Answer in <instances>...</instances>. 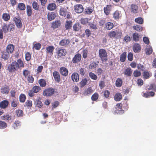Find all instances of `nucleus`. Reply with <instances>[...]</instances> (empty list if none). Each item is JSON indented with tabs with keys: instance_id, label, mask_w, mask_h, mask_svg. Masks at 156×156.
Returning a JSON list of instances; mask_svg holds the SVG:
<instances>
[{
	"instance_id": "31",
	"label": "nucleus",
	"mask_w": 156,
	"mask_h": 156,
	"mask_svg": "<svg viewBox=\"0 0 156 156\" xmlns=\"http://www.w3.org/2000/svg\"><path fill=\"white\" fill-rule=\"evenodd\" d=\"M10 16L9 13H4L3 14L2 18L5 21H9L10 19Z\"/></svg>"
},
{
	"instance_id": "38",
	"label": "nucleus",
	"mask_w": 156,
	"mask_h": 156,
	"mask_svg": "<svg viewBox=\"0 0 156 156\" xmlns=\"http://www.w3.org/2000/svg\"><path fill=\"white\" fill-rule=\"evenodd\" d=\"M87 78H85L82 79V80L80 83V87H83L86 85L87 82Z\"/></svg>"
},
{
	"instance_id": "36",
	"label": "nucleus",
	"mask_w": 156,
	"mask_h": 156,
	"mask_svg": "<svg viewBox=\"0 0 156 156\" xmlns=\"http://www.w3.org/2000/svg\"><path fill=\"white\" fill-rule=\"evenodd\" d=\"M1 90V92L3 94H7L9 92V87L8 86L2 88Z\"/></svg>"
},
{
	"instance_id": "4",
	"label": "nucleus",
	"mask_w": 156,
	"mask_h": 156,
	"mask_svg": "<svg viewBox=\"0 0 156 156\" xmlns=\"http://www.w3.org/2000/svg\"><path fill=\"white\" fill-rule=\"evenodd\" d=\"M122 35V33L119 31H112L108 34V36L110 38L115 37L116 38H121Z\"/></svg>"
},
{
	"instance_id": "47",
	"label": "nucleus",
	"mask_w": 156,
	"mask_h": 156,
	"mask_svg": "<svg viewBox=\"0 0 156 156\" xmlns=\"http://www.w3.org/2000/svg\"><path fill=\"white\" fill-rule=\"evenodd\" d=\"M1 119L2 120H6L9 121L11 120V117L9 114H6V115H4L1 116Z\"/></svg>"
},
{
	"instance_id": "14",
	"label": "nucleus",
	"mask_w": 156,
	"mask_h": 156,
	"mask_svg": "<svg viewBox=\"0 0 156 156\" xmlns=\"http://www.w3.org/2000/svg\"><path fill=\"white\" fill-rule=\"evenodd\" d=\"M133 48L135 52L138 53L140 51L141 46L139 44L135 43L133 45Z\"/></svg>"
},
{
	"instance_id": "54",
	"label": "nucleus",
	"mask_w": 156,
	"mask_h": 156,
	"mask_svg": "<svg viewBox=\"0 0 156 156\" xmlns=\"http://www.w3.org/2000/svg\"><path fill=\"white\" fill-rule=\"evenodd\" d=\"M9 25L7 24L4 25L2 27V30H3L4 33H6L9 30Z\"/></svg>"
},
{
	"instance_id": "30",
	"label": "nucleus",
	"mask_w": 156,
	"mask_h": 156,
	"mask_svg": "<svg viewBox=\"0 0 156 156\" xmlns=\"http://www.w3.org/2000/svg\"><path fill=\"white\" fill-rule=\"evenodd\" d=\"M122 99V94L120 93H116L114 96V100L116 101H119Z\"/></svg>"
},
{
	"instance_id": "28",
	"label": "nucleus",
	"mask_w": 156,
	"mask_h": 156,
	"mask_svg": "<svg viewBox=\"0 0 156 156\" xmlns=\"http://www.w3.org/2000/svg\"><path fill=\"white\" fill-rule=\"evenodd\" d=\"M127 53L126 52H124L121 54L120 56V60L121 62H124L126 59Z\"/></svg>"
},
{
	"instance_id": "49",
	"label": "nucleus",
	"mask_w": 156,
	"mask_h": 156,
	"mask_svg": "<svg viewBox=\"0 0 156 156\" xmlns=\"http://www.w3.org/2000/svg\"><path fill=\"white\" fill-rule=\"evenodd\" d=\"M38 83L40 86L44 87L46 86V82L45 80L44 79H41L38 80Z\"/></svg>"
},
{
	"instance_id": "64",
	"label": "nucleus",
	"mask_w": 156,
	"mask_h": 156,
	"mask_svg": "<svg viewBox=\"0 0 156 156\" xmlns=\"http://www.w3.org/2000/svg\"><path fill=\"white\" fill-rule=\"evenodd\" d=\"M80 21L82 24H86L88 23V20L87 18H81Z\"/></svg>"
},
{
	"instance_id": "7",
	"label": "nucleus",
	"mask_w": 156,
	"mask_h": 156,
	"mask_svg": "<svg viewBox=\"0 0 156 156\" xmlns=\"http://www.w3.org/2000/svg\"><path fill=\"white\" fill-rule=\"evenodd\" d=\"M81 59V55L79 53L76 54L72 59L73 63L76 64L80 62Z\"/></svg>"
},
{
	"instance_id": "44",
	"label": "nucleus",
	"mask_w": 156,
	"mask_h": 156,
	"mask_svg": "<svg viewBox=\"0 0 156 156\" xmlns=\"http://www.w3.org/2000/svg\"><path fill=\"white\" fill-rule=\"evenodd\" d=\"M99 95L97 93H95L92 96L91 99L92 101H97L98 99Z\"/></svg>"
},
{
	"instance_id": "29",
	"label": "nucleus",
	"mask_w": 156,
	"mask_h": 156,
	"mask_svg": "<svg viewBox=\"0 0 156 156\" xmlns=\"http://www.w3.org/2000/svg\"><path fill=\"white\" fill-rule=\"evenodd\" d=\"M73 30L76 32L78 31L80 29L81 27L79 23H75L73 26Z\"/></svg>"
},
{
	"instance_id": "57",
	"label": "nucleus",
	"mask_w": 156,
	"mask_h": 156,
	"mask_svg": "<svg viewBox=\"0 0 156 156\" xmlns=\"http://www.w3.org/2000/svg\"><path fill=\"white\" fill-rule=\"evenodd\" d=\"M41 44L39 43H37L34 44L33 48H34L36 50H38L41 48Z\"/></svg>"
},
{
	"instance_id": "43",
	"label": "nucleus",
	"mask_w": 156,
	"mask_h": 156,
	"mask_svg": "<svg viewBox=\"0 0 156 156\" xmlns=\"http://www.w3.org/2000/svg\"><path fill=\"white\" fill-rule=\"evenodd\" d=\"M147 89L148 90H152L156 91V85L154 84H151L147 87Z\"/></svg>"
},
{
	"instance_id": "42",
	"label": "nucleus",
	"mask_w": 156,
	"mask_h": 156,
	"mask_svg": "<svg viewBox=\"0 0 156 156\" xmlns=\"http://www.w3.org/2000/svg\"><path fill=\"white\" fill-rule=\"evenodd\" d=\"M26 99V96L25 94H20L19 96V100L20 102L21 103L24 102Z\"/></svg>"
},
{
	"instance_id": "10",
	"label": "nucleus",
	"mask_w": 156,
	"mask_h": 156,
	"mask_svg": "<svg viewBox=\"0 0 156 156\" xmlns=\"http://www.w3.org/2000/svg\"><path fill=\"white\" fill-rule=\"evenodd\" d=\"M75 11L77 13H81L83 10V8L81 4H77L74 6Z\"/></svg>"
},
{
	"instance_id": "25",
	"label": "nucleus",
	"mask_w": 156,
	"mask_h": 156,
	"mask_svg": "<svg viewBox=\"0 0 156 156\" xmlns=\"http://www.w3.org/2000/svg\"><path fill=\"white\" fill-rule=\"evenodd\" d=\"M61 25L60 20L55 21L52 22L51 24V27L53 29H55L59 27Z\"/></svg>"
},
{
	"instance_id": "1",
	"label": "nucleus",
	"mask_w": 156,
	"mask_h": 156,
	"mask_svg": "<svg viewBox=\"0 0 156 156\" xmlns=\"http://www.w3.org/2000/svg\"><path fill=\"white\" fill-rule=\"evenodd\" d=\"M59 14L61 16L64 17L68 20L70 19L71 17V13L67 10V9L65 7H61L59 10Z\"/></svg>"
},
{
	"instance_id": "56",
	"label": "nucleus",
	"mask_w": 156,
	"mask_h": 156,
	"mask_svg": "<svg viewBox=\"0 0 156 156\" xmlns=\"http://www.w3.org/2000/svg\"><path fill=\"white\" fill-rule=\"evenodd\" d=\"M7 124L5 122L0 121V129H5L7 127Z\"/></svg>"
},
{
	"instance_id": "9",
	"label": "nucleus",
	"mask_w": 156,
	"mask_h": 156,
	"mask_svg": "<svg viewBox=\"0 0 156 156\" xmlns=\"http://www.w3.org/2000/svg\"><path fill=\"white\" fill-rule=\"evenodd\" d=\"M53 76L55 81L57 83H59L61 80L60 74L58 72L54 71L53 73Z\"/></svg>"
},
{
	"instance_id": "45",
	"label": "nucleus",
	"mask_w": 156,
	"mask_h": 156,
	"mask_svg": "<svg viewBox=\"0 0 156 156\" xmlns=\"http://www.w3.org/2000/svg\"><path fill=\"white\" fill-rule=\"evenodd\" d=\"M32 6L33 8L36 10L38 11L39 10V5L36 1L33 2L32 4Z\"/></svg>"
},
{
	"instance_id": "35",
	"label": "nucleus",
	"mask_w": 156,
	"mask_h": 156,
	"mask_svg": "<svg viewBox=\"0 0 156 156\" xmlns=\"http://www.w3.org/2000/svg\"><path fill=\"white\" fill-rule=\"evenodd\" d=\"M122 83V81L121 78H118L117 79L115 82V85L117 87H121Z\"/></svg>"
},
{
	"instance_id": "24",
	"label": "nucleus",
	"mask_w": 156,
	"mask_h": 156,
	"mask_svg": "<svg viewBox=\"0 0 156 156\" xmlns=\"http://www.w3.org/2000/svg\"><path fill=\"white\" fill-rule=\"evenodd\" d=\"M56 7L57 6L55 3H51L48 5L47 9L50 11H53L55 10Z\"/></svg>"
},
{
	"instance_id": "5",
	"label": "nucleus",
	"mask_w": 156,
	"mask_h": 156,
	"mask_svg": "<svg viewBox=\"0 0 156 156\" xmlns=\"http://www.w3.org/2000/svg\"><path fill=\"white\" fill-rule=\"evenodd\" d=\"M54 89L49 87L44 90L43 95L44 96H51L54 94Z\"/></svg>"
},
{
	"instance_id": "2",
	"label": "nucleus",
	"mask_w": 156,
	"mask_h": 156,
	"mask_svg": "<svg viewBox=\"0 0 156 156\" xmlns=\"http://www.w3.org/2000/svg\"><path fill=\"white\" fill-rule=\"evenodd\" d=\"M99 55L102 61L106 62L107 61V53L105 49L102 48L100 49L99 50Z\"/></svg>"
},
{
	"instance_id": "59",
	"label": "nucleus",
	"mask_w": 156,
	"mask_h": 156,
	"mask_svg": "<svg viewBox=\"0 0 156 156\" xmlns=\"http://www.w3.org/2000/svg\"><path fill=\"white\" fill-rule=\"evenodd\" d=\"M141 72L137 70H135L133 73L134 76L135 77H138L141 75Z\"/></svg>"
},
{
	"instance_id": "27",
	"label": "nucleus",
	"mask_w": 156,
	"mask_h": 156,
	"mask_svg": "<svg viewBox=\"0 0 156 156\" xmlns=\"http://www.w3.org/2000/svg\"><path fill=\"white\" fill-rule=\"evenodd\" d=\"M138 6L136 5L132 4L131 5V12L134 13H137L138 12Z\"/></svg>"
},
{
	"instance_id": "62",
	"label": "nucleus",
	"mask_w": 156,
	"mask_h": 156,
	"mask_svg": "<svg viewBox=\"0 0 156 156\" xmlns=\"http://www.w3.org/2000/svg\"><path fill=\"white\" fill-rule=\"evenodd\" d=\"M59 105V102L57 101H55L52 103V108L54 109L57 107Z\"/></svg>"
},
{
	"instance_id": "3",
	"label": "nucleus",
	"mask_w": 156,
	"mask_h": 156,
	"mask_svg": "<svg viewBox=\"0 0 156 156\" xmlns=\"http://www.w3.org/2000/svg\"><path fill=\"white\" fill-rule=\"evenodd\" d=\"M19 69L17 63L16 61L12 62L8 67V69L9 72L11 73L17 71Z\"/></svg>"
},
{
	"instance_id": "50",
	"label": "nucleus",
	"mask_w": 156,
	"mask_h": 156,
	"mask_svg": "<svg viewBox=\"0 0 156 156\" xmlns=\"http://www.w3.org/2000/svg\"><path fill=\"white\" fill-rule=\"evenodd\" d=\"M135 21L140 24H141L144 23V20L143 19L140 17H138L135 19Z\"/></svg>"
},
{
	"instance_id": "21",
	"label": "nucleus",
	"mask_w": 156,
	"mask_h": 156,
	"mask_svg": "<svg viewBox=\"0 0 156 156\" xmlns=\"http://www.w3.org/2000/svg\"><path fill=\"white\" fill-rule=\"evenodd\" d=\"M72 22L71 21H66L65 23V27L66 30L71 29L72 27Z\"/></svg>"
},
{
	"instance_id": "13",
	"label": "nucleus",
	"mask_w": 156,
	"mask_h": 156,
	"mask_svg": "<svg viewBox=\"0 0 156 156\" xmlns=\"http://www.w3.org/2000/svg\"><path fill=\"white\" fill-rule=\"evenodd\" d=\"M9 104V102L7 100H3L0 103V107L1 108L5 109L8 107Z\"/></svg>"
},
{
	"instance_id": "22",
	"label": "nucleus",
	"mask_w": 156,
	"mask_h": 156,
	"mask_svg": "<svg viewBox=\"0 0 156 156\" xmlns=\"http://www.w3.org/2000/svg\"><path fill=\"white\" fill-rule=\"evenodd\" d=\"M48 19L50 21L54 20L56 17V15L54 12H49L47 15Z\"/></svg>"
},
{
	"instance_id": "8",
	"label": "nucleus",
	"mask_w": 156,
	"mask_h": 156,
	"mask_svg": "<svg viewBox=\"0 0 156 156\" xmlns=\"http://www.w3.org/2000/svg\"><path fill=\"white\" fill-rule=\"evenodd\" d=\"M59 72L62 76L65 77L68 75L69 73L68 69L65 67H61L59 69Z\"/></svg>"
},
{
	"instance_id": "60",
	"label": "nucleus",
	"mask_w": 156,
	"mask_h": 156,
	"mask_svg": "<svg viewBox=\"0 0 156 156\" xmlns=\"http://www.w3.org/2000/svg\"><path fill=\"white\" fill-rule=\"evenodd\" d=\"M143 76L144 79H147L150 77L149 73L147 71H144L143 73Z\"/></svg>"
},
{
	"instance_id": "39",
	"label": "nucleus",
	"mask_w": 156,
	"mask_h": 156,
	"mask_svg": "<svg viewBox=\"0 0 156 156\" xmlns=\"http://www.w3.org/2000/svg\"><path fill=\"white\" fill-rule=\"evenodd\" d=\"M16 63H17V66L18 68H23L24 67V63L23 61L20 59L17 60Z\"/></svg>"
},
{
	"instance_id": "18",
	"label": "nucleus",
	"mask_w": 156,
	"mask_h": 156,
	"mask_svg": "<svg viewBox=\"0 0 156 156\" xmlns=\"http://www.w3.org/2000/svg\"><path fill=\"white\" fill-rule=\"evenodd\" d=\"M124 74L127 76H131L132 74L131 69L130 67L125 69L124 72Z\"/></svg>"
},
{
	"instance_id": "23",
	"label": "nucleus",
	"mask_w": 156,
	"mask_h": 156,
	"mask_svg": "<svg viewBox=\"0 0 156 156\" xmlns=\"http://www.w3.org/2000/svg\"><path fill=\"white\" fill-rule=\"evenodd\" d=\"M70 43V41L68 39H63L59 43V45L61 46L67 45Z\"/></svg>"
},
{
	"instance_id": "16",
	"label": "nucleus",
	"mask_w": 156,
	"mask_h": 156,
	"mask_svg": "<svg viewBox=\"0 0 156 156\" xmlns=\"http://www.w3.org/2000/svg\"><path fill=\"white\" fill-rule=\"evenodd\" d=\"M122 104L121 103L117 104L115 106L116 111H118L119 113H123L124 112V111L122 110Z\"/></svg>"
},
{
	"instance_id": "33",
	"label": "nucleus",
	"mask_w": 156,
	"mask_h": 156,
	"mask_svg": "<svg viewBox=\"0 0 156 156\" xmlns=\"http://www.w3.org/2000/svg\"><path fill=\"white\" fill-rule=\"evenodd\" d=\"M140 36L139 34L136 33L135 32L133 34V38L134 41H138L140 40Z\"/></svg>"
},
{
	"instance_id": "41",
	"label": "nucleus",
	"mask_w": 156,
	"mask_h": 156,
	"mask_svg": "<svg viewBox=\"0 0 156 156\" xmlns=\"http://www.w3.org/2000/svg\"><path fill=\"white\" fill-rule=\"evenodd\" d=\"M93 90L92 88L90 87L87 88L85 90V95H87V94H91L93 92Z\"/></svg>"
},
{
	"instance_id": "40",
	"label": "nucleus",
	"mask_w": 156,
	"mask_h": 156,
	"mask_svg": "<svg viewBox=\"0 0 156 156\" xmlns=\"http://www.w3.org/2000/svg\"><path fill=\"white\" fill-rule=\"evenodd\" d=\"M19 102L16 99H14L11 101V106L14 108L16 107L18 105Z\"/></svg>"
},
{
	"instance_id": "34",
	"label": "nucleus",
	"mask_w": 156,
	"mask_h": 156,
	"mask_svg": "<svg viewBox=\"0 0 156 156\" xmlns=\"http://www.w3.org/2000/svg\"><path fill=\"white\" fill-rule=\"evenodd\" d=\"M27 16H31L32 13V11L31 7L29 5L27 6Z\"/></svg>"
},
{
	"instance_id": "63",
	"label": "nucleus",
	"mask_w": 156,
	"mask_h": 156,
	"mask_svg": "<svg viewBox=\"0 0 156 156\" xmlns=\"http://www.w3.org/2000/svg\"><path fill=\"white\" fill-rule=\"evenodd\" d=\"M82 52L83 57L84 58H87V54L88 52V50L87 49H84Z\"/></svg>"
},
{
	"instance_id": "48",
	"label": "nucleus",
	"mask_w": 156,
	"mask_h": 156,
	"mask_svg": "<svg viewBox=\"0 0 156 156\" xmlns=\"http://www.w3.org/2000/svg\"><path fill=\"white\" fill-rule=\"evenodd\" d=\"M25 105H24L25 107H27L28 108H30L32 106V102L30 100H27L25 103Z\"/></svg>"
},
{
	"instance_id": "12",
	"label": "nucleus",
	"mask_w": 156,
	"mask_h": 156,
	"mask_svg": "<svg viewBox=\"0 0 156 156\" xmlns=\"http://www.w3.org/2000/svg\"><path fill=\"white\" fill-rule=\"evenodd\" d=\"M71 79L74 82H77L79 80V76L76 73H73L71 75Z\"/></svg>"
},
{
	"instance_id": "19",
	"label": "nucleus",
	"mask_w": 156,
	"mask_h": 156,
	"mask_svg": "<svg viewBox=\"0 0 156 156\" xmlns=\"http://www.w3.org/2000/svg\"><path fill=\"white\" fill-rule=\"evenodd\" d=\"M55 48L53 46H49L46 48V52L47 53H49L50 55H52L53 54L54 50Z\"/></svg>"
},
{
	"instance_id": "32",
	"label": "nucleus",
	"mask_w": 156,
	"mask_h": 156,
	"mask_svg": "<svg viewBox=\"0 0 156 156\" xmlns=\"http://www.w3.org/2000/svg\"><path fill=\"white\" fill-rule=\"evenodd\" d=\"M17 8L19 10H24L26 9L25 5L23 3H20L18 5Z\"/></svg>"
},
{
	"instance_id": "20",
	"label": "nucleus",
	"mask_w": 156,
	"mask_h": 156,
	"mask_svg": "<svg viewBox=\"0 0 156 156\" xmlns=\"http://www.w3.org/2000/svg\"><path fill=\"white\" fill-rule=\"evenodd\" d=\"M114 27V24L110 22H108L105 23L104 28L108 30H110Z\"/></svg>"
},
{
	"instance_id": "37",
	"label": "nucleus",
	"mask_w": 156,
	"mask_h": 156,
	"mask_svg": "<svg viewBox=\"0 0 156 156\" xmlns=\"http://www.w3.org/2000/svg\"><path fill=\"white\" fill-rule=\"evenodd\" d=\"M120 13L118 11H115L113 14L114 18L116 20H118L119 18Z\"/></svg>"
},
{
	"instance_id": "58",
	"label": "nucleus",
	"mask_w": 156,
	"mask_h": 156,
	"mask_svg": "<svg viewBox=\"0 0 156 156\" xmlns=\"http://www.w3.org/2000/svg\"><path fill=\"white\" fill-rule=\"evenodd\" d=\"M97 65L98 64L95 62H93L89 65V68L90 69H93L96 68Z\"/></svg>"
},
{
	"instance_id": "6",
	"label": "nucleus",
	"mask_w": 156,
	"mask_h": 156,
	"mask_svg": "<svg viewBox=\"0 0 156 156\" xmlns=\"http://www.w3.org/2000/svg\"><path fill=\"white\" fill-rule=\"evenodd\" d=\"M56 53L58 58L59 57L65 56L66 54V51L65 49L59 48L56 50Z\"/></svg>"
},
{
	"instance_id": "52",
	"label": "nucleus",
	"mask_w": 156,
	"mask_h": 156,
	"mask_svg": "<svg viewBox=\"0 0 156 156\" xmlns=\"http://www.w3.org/2000/svg\"><path fill=\"white\" fill-rule=\"evenodd\" d=\"M134 30L138 31H142L143 30V28L140 26L136 25L133 27Z\"/></svg>"
},
{
	"instance_id": "53",
	"label": "nucleus",
	"mask_w": 156,
	"mask_h": 156,
	"mask_svg": "<svg viewBox=\"0 0 156 156\" xmlns=\"http://www.w3.org/2000/svg\"><path fill=\"white\" fill-rule=\"evenodd\" d=\"M23 114V111L21 110L18 109L16 111V115L18 117L22 116Z\"/></svg>"
},
{
	"instance_id": "55",
	"label": "nucleus",
	"mask_w": 156,
	"mask_h": 156,
	"mask_svg": "<svg viewBox=\"0 0 156 156\" xmlns=\"http://www.w3.org/2000/svg\"><path fill=\"white\" fill-rule=\"evenodd\" d=\"M153 51L151 47H149L145 49L146 53L147 55L151 54Z\"/></svg>"
},
{
	"instance_id": "51",
	"label": "nucleus",
	"mask_w": 156,
	"mask_h": 156,
	"mask_svg": "<svg viewBox=\"0 0 156 156\" xmlns=\"http://www.w3.org/2000/svg\"><path fill=\"white\" fill-rule=\"evenodd\" d=\"M41 87L39 86H35L32 88V90L35 93H37L41 90Z\"/></svg>"
},
{
	"instance_id": "46",
	"label": "nucleus",
	"mask_w": 156,
	"mask_h": 156,
	"mask_svg": "<svg viewBox=\"0 0 156 156\" xmlns=\"http://www.w3.org/2000/svg\"><path fill=\"white\" fill-rule=\"evenodd\" d=\"M89 77L92 80H96L98 78L97 76L92 72L89 73Z\"/></svg>"
},
{
	"instance_id": "17",
	"label": "nucleus",
	"mask_w": 156,
	"mask_h": 156,
	"mask_svg": "<svg viewBox=\"0 0 156 156\" xmlns=\"http://www.w3.org/2000/svg\"><path fill=\"white\" fill-rule=\"evenodd\" d=\"M14 46L12 44H9L6 47V51L8 53H12L14 50Z\"/></svg>"
},
{
	"instance_id": "61",
	"label": "nucleus",
	"mask_w": 156,
	"mask_h": 156,
	"mask_svg": "<svg viewBox=\"0 0 156 156\" xmlns=\"http://www.w3.org/2000/svg\"><path fill=\"white\" fill-rule=\"evenodd\" d=\"M25 59L27 61H30L31 58V55L29 52H27L25 54Z\"/></svg>"
},
{
	"instance_id": "15",
	"label": "nucleus",
	"mask_w": 156,
	"mask_h": 156,
	"mask_svg": "<svg viewBox=\"0 0 156 156\" xmlns=\"http://www.w3.org/2000/svg\"><path fill=\"white\" fill-rule=\"evenodd\" d=\"M112 5H107L106 7H104V11L106 15H108L109 14L111 10Z\"/></svg>"
},
{
	"instance_id": "11",
	"label": "nucleus",
	"mask_w": 156,
	"mask_h": 156,
	"mask_svg": "<svg viewBox=\"0 0 156 156\" xmlns=\"http://www.w3.org/2000/svg\"><path fill=\"white\" fill-rule=\"evenodd\" d=\"M13 21L14 22L15 24L18 28H21L22 26V23L21 20L16 17L13 18Z\"/></svg>"
},
{
	"instance_id": "26",
	"label": "nucleus",
	"mask_w": 156,
	"mask_h": 156,
	"mask_svg": "<svg viewBox=\"0 0 156 156\" xmlns=\"http://www.w3.org/2000/svg\"><path fill=\"white\" fill-rule=\"evenodd\" d=\"M155 93L152 91L144 93L143 96L146 98H148L150 97H153L154 96Z\"/></svg>"
}]
</instances>
